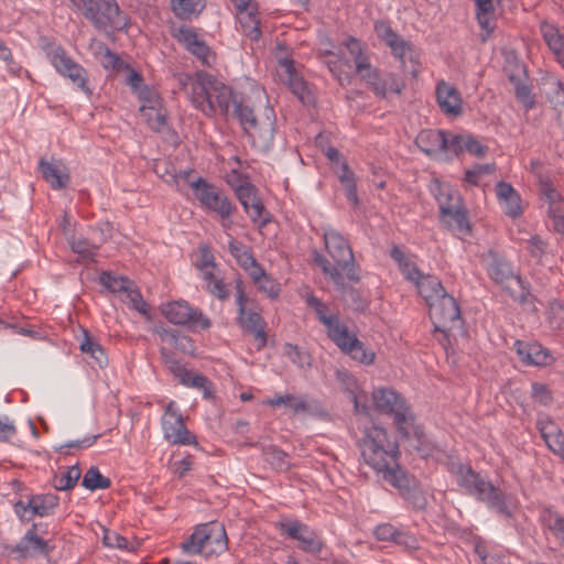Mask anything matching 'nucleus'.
Instances as JSON below:
<instances>
[{
  "label": "nucleus",
  "instance_id": "9d476101",
  "mask_svg": "<svg viewBox=\"0 0 564 564\" xmlns=\"http://www.w3.org/2000/svg\"><path fill=\"white\" fill-rule=\"evenodd\" d=\"M44 50L46 57L58 74L69 78L73 84L83 90L88 97L93 95V90L88 86V74L86 69L68 56L61 45L50 43Z\"/></svg>",
  "mask_w": 564,
  "mask_h": 564
},
{
  "label": "nucleus",
  "instance_id": "ea45409f",
  "mask_svg": "<svg viewBox=\"0 0 564 564\" xmlns=\"http://www.w3.org/2000/svg\"><path fill=\"white\" fill-rule=\"evenodd\" d=\"M326 329L328 337L343 352L350 346L351 341L358 339L356 334L349 332L348 327L344 325L340 319H337Z\"/></svg>",
  "mask_w": 564,
  "mask_h": 564
},
{
  "label": "nucleus",
  "instance_id": "b1692460",
  "mask_svg": "<svg viewBox=\"0 0 564 564\" xmlns=\"http://www.w3.org/2000/svg\"><path fill=\"white\" fill-rule=\"evenodd\" d=\"M375 32L392 51V54L404 64V57L411 52V45L395 33L387 21H377Z\"/></svg>",
  "mask_w": 564,
  "mask_h": 564
},
{
  "label": "nucleus",
  "instance_id": "bb28decb",
  "mask_svg": "<svg viewBox=\"0 0 564 564\" xmlns=\"http://www.w3.org/2000/svg\"><path fill=\"white\" fill-rule=\"evenodd\" d=\"M280 66L285 72V80L290 90L301 100L302 104H312L314 97L310 91L306 82L295 72L293 59L283 58L280 61Z\"/></svg>",
  "mask_w": 564,
  "mask_h": 564
},
{
  "label": "nucleus",
  "instance_id": "79ce46f5",
  "mask_svg": "<svg viewBox=\"0 0 564 564\" xmlns=\"http://www.w3.org/2000/svg\"><path fill=\"white\" fill-rule=\"evenodd\" d=\"M308 307L314 310L318 321L326 327H330L337 319V314H329L328 305L314 294H307L305 297Z\"/></svg>",
  "mask_w": 564,
  "mask_h": 564
},
{
  "label": "nucleus",
  "instance_id": "aec40b11",
  "mask_svg": "<svg viewBox=\"0 0 564 564\" xmlns=\"http://www.w3.org/2000/svg\"><path fill=\"white\" fill-rule=\"evenodd\" d=\"M487 271L495 282L503 285L511 292V294L517 292L516 288L522 290V281L520 276L513 274L510 265L497 254H489Z\"/></svg>",
  "mask_w": 564,
  "mask_h": 564
},
{
  "label": "nucleus",
  "instance_id": "f704fd0d",
  "mask_svg": "<svg viewBox=\"0 0 564 564\" xmlns=\"http://www.w3.org/2000/svg\"><path fill=\"white\" fill-rule=\"evenodd\" d=\"M414 285L427 305L447 293L441 280L433 274H422Z\"/></svg>",
  "mask_w": 564,
  "mask_h": 564
},
{
  "label": "nucleus",
  "instance_id": "4be33fe9",
  "mask_svg": "<svg viewBox=\"0 0 564 564\" xmlns=\"http://www.w3.org/2000/svg\"><path fill=\"white\" fill-rule=\"evenodd\" d=\"M336 380L339 383L350 401L354 403V410L357 414L369 415V406L367 405V394L360 389L357 379L346 370H336Z\"/></svg>",
  "mask_w": 564,
  "mask_h": 564
},
{
  "label": "nucleus",
  "instance_id": "052dcab7",
  "mask_svg": "<svg viewBox=\"0 0 564 564\" xmlns=\"http://www.w3.org/2000/svg\"><path fill=\"white\" fill-rule=\"evenodd\" d=\"M531 400L541 405H550L553 402V393L547 384L534 382L531 384Z\"/></svg>",
  "mask_w": 564,
  "mask_h": 564
},
{
  "label": "nucleus",
  "instance_id": "e433bc0d",
  "mask_svg": "<svg viewBox=\"0 0 564 564\" xmlns=\"http://www.w3.org/2000/svg\"><path fill=\"white\" fill-rule=\"evenodd\" d=\"M79 348L84 354L90 356V358L93 359L94 364L97 367H107L108 356L105 349L95 337L90 336V334L87 330L84 332L83 338L80 339Z\"/></svg>",
  "mask_w": 564,
  "mask_h": 564
},
{
  "label": "nucleus",
  "instance_id": "c756f323",
  "mask_svg": "<svg viewBox=\"0 0 564 564\" xmlns=\"http://www.w3.org/2000/svg\"><path fill=\"white\" fill-rule=\"evenodd\" d=\"M540 97H545L554 107H564V89L561 80L551 74H543L538 83Z\"/></svg>",
  "mask_w": 564,
  "mask_h": 564
},
{
  "label": "nucleus",
  "instance_id": "69168bd1",
  "mask_svg": "<svg viewBox=\"0 0 564 564\" xmlns=\"http://www.w3.org/2000/svg\"><path fill=\"white\" fill-rule=\"evenodd\" d=\"M325 155L330 161V163L334 165L335 172L343 174L340 176H347L346 172L348 170V165L343 159V155L339 153V151L336 148L329 147L325 151Z\"/></svg>",
  "mask_w": 564,
  "mask_h": 564
},
{
  "label": "nucleus",
  "instance_id": "4d7b16f0",
  "mask_svg": "<svg viewBox=\"0 0 564 564\" xmlns=\"http://www.w3.org/2000/svg\"><path fill=\"white\" fill-rule=\"evenodd\" d=\"M546 314L550 327L564 332V304L557 301L551 302Z\"/></svg>",
  "mask_w": 564,
  "mask_h": 564
},
{
  "label": "nucleus",
  "instance_id": "58836bf2",
  "mask_svg": "<svg viewBox=\"0 0 564 564\" xmlns=\"http://www.w3.org/2000/svg\"><path fill=\"white\" fill-rule=\"evenodd\" d=\"M238 22L242 33L251 41H258L261 37L260 21L252 10L243 9L238 11Z\"/></svg>",
  "mask_w": 564,
  "mask_h": 564
},
{
  "label": "nucleus",
  "instance_id": "473e14b6",
  "mask_svg": "<svg viewBox=\"0 0 564 564\" xmlns=\"http://www.w3.org/2000/svg\"><path fill=\"white\" fill-rule=\"evenodd\" d=\"M441 221L456 235H468L470 226L467 218V213L462 206L447 207L441 212Z\"/></svg>",
  "mask_w": 564,
  "mask_h": 564
},
{
  "label": "nucleus",
  "instance_id": "6e6552de",
  "mask_svg": "<svg viewBox=\"0 0 564 564\" xmlns=\"http://www.w3.org/2000/svg\"><path fill=\"white\" fill-rule=\"evenodd\" d=\"M325 248L333 259V267H336L351 282H359V268L356 264L355 256L349 241L332 227L323 228Z\"/></svg>",
  "mask_w": 564,
  "mask_h": 564
},
{
  "label": "nucleus",
  "instance_id": "2f4dec72",
  "mask_svg": "<svg viewBox=\"0 0 564 564\" xmlns=\"http://www.w3.org/2000/svg\"><path fill=\"white\" fill-rule=\"evenodd\" d=\"M430 188L438 203L440 212L463 205L459 192L441 178H433Z\"/></svg>",
  "mask_w": 564,
  "mask_h": 564
},
{
  "label": "nucleus",
  "instance_id": "5701e85b",
  "mask_svg": "<svg viewBox=\"0 0 564 564\" xmlns=\"http://www.w3.org/2000/svg\"><path fill=\"white\" fill-rule=\"evenodd\" d=\"M361 79L365 80L373 94L380 98H384L388 91L399 95L404 88V84L400 82L394 74L389 73L382 76L377 68L366 73Z\"/></svg>",
  "mask_w": 564,
  "mask_h": 564
},
{
  "label": "nucleus",
  "instance_id": "c03bdc74",
  "mask_svg": "<svg viewBox=\"0 0 564 564\" xmlns=\"http://www.w3.org/2000/svg\"><path fill=\"white\" fill-rule=\"evenodd\" d=\"M476 17L479 25L487 33H490L494 29L491 21L495 14L494 0H475Z\"/></svg>",
  "mask_w": 564,
  "mask_h": 564
},
{
  "label": "nucleus",
  "instance_id": "6ab92c4d",
  "mask_svg": "<svg viewBox=\"0 0 564 564\" xmlns=\"http://www.w3.org/2000/svg\"><path fill=\"white\" fill-rule=\"evenodd\" d=\"M166 362L169 364V369L174 377L178 379L180 383L188 388L200 390L205 399L214 397V387L207 377L187 370L177 360L169 359Z\"/></svg>",
  "mask_w": 564,
  "mask_h": 564
},
{
  "label": "nucleus",
  "instance_id": "5fc2aeb1",
  "mask_svg": "<svg viewBox=\"0 0 564 564\" xmlns=\"http://www.w3.org/2000/svg\"><path fill=\"white\" fill-rule=\"evenodd\" d=\"M204 280L207 282V290L212 295L221 301L229 297L230 293L227 285L221 279L216 278L212 271L204 272Z\"/></svg>",
  "mask_w": 564,
  "mask_h": 564
},
{
  "label": "nucleus",
  "instance_id": "de8ad7c7",
  "mask_svg": "<svg viewBox=\"0 0 564 564\" xmlns=\"http://www.w3.org/2000/svg\"><path fill=\"white\" fill-rule=\"evenodd\" d=\"M33 517H45L53 512L58 505V498L54 495H36L33 496Z\"/></svg>",
  "mask_w": 564,
  "mask_h": 564
},
{
  "label": "nucleus",
  "instance_id": "8fccbe9b",
  "mask_svg": "<svg viewBox=\"0 0 564 564\" xmlns=\"http://www.w3.org/2000/svg\"><path fill=\"white\" fill-rule=\"evenodd\" d=\"M344 352L362 365H372L376 358V354L372 350L366 349L359 339L351 341Z\"/></svg>",
  "mask_w": 564,
  "mask_h": 564
},
{
  "label": "nucleus",
  "instance_id": "a878e982",
  "mask_svg": "<svg viewBox=\"0 0 564 564\" xmlns=\"http://www.w3.org/2000/svg\"><path fill=\"white\" fill-rule=\"evenodd\" d=\"M536 429L547 447L564 459V433L549 417H539Z\"/></svg>",
  "mask_w": 564,
  "mask_h": 564
},
{
  "label": "nucleus",
  "instance_id": "603ef678",
  "mask_svg": "<svg viewBox=\"0 0 564 564\" xmlns=\"http://www.w3.org/2000/svg\"><path fill=\"white\" fill-rule=\"evenodd\" d=\"M140 111L151 129L161 131L166 124L165 113L158 106H141Z\"/></svg>",
  "mask_w": 564,
  "mask_h": 564
},
{
  "label": "nucleus",
  "instance_id": "6e6d98bb",
  "mask_svg": "<svg viewBox=\"0 0 564 564\" xmlns=\"http://www.w3.org/2000/svg\"><path fill=\"white\" fill-rule=\"evenodd\" d=\"M69 245L73 252L77 253L84 260H93L98 247L85 238L72 237Z\"/></svg>",
  "mask_w": 564,
  "mask_h": 564
},
{
  "label": "nucleus",
  "instance_id": "e2e57ef3",
  "mask_svg": "<svg viewBox=\"0 0 564 564\" xmlns=\"http://www.w3.org/2000/svg\"><path fill=\"white\" fill-rule=\"evenodd\" d=\"M465 138L466 134H454L446 132V145L444 147L443 153L459 155L465 152Z\"/></svg>",
  "mask_w": 564,
  "mask_h": 564
},
{
  "label": "nucleus",
  "instance_id": "dca6fc26",
  "mask_svg": "<svg viewBox=\"0 0 564 564\" xmlns=\"http://www.w3.org/2000/svg\"><path fill=\"white\" fill-rule=\"evenodd\" d=\"M165 318L174 325H186L191 329H208L212 325L210 319L202 311L192 307L185 301H175L165 304L162 307Z\"/></svg>",
  "mask_w": 564,
  "mask_h": 564
},
{
  "label": "nucleus",
  "instance_id": "4468645a",
  "mask_svg": "<svg viewBox=\"0 0 564 564\" xmlns=\"http://www.w3.org/2000/svg\"><path fill=\"white\" fill-rule=\"evenodd\" d=\"M539 199L542 210L551 221L552 229L564 236V196L549 178L540 183Z\"/></svg>",
  "mask_w": 564,
  "mask_h": 564
},
{
  "label": "nucleus",
  "instance_id": "338daca9",
  "mask_svg": "<svg viewBox=\"0 0 564 564\" xmlns=\"http://www.w3.org/2000/svg\"><path fill=\"white\" fill-rule=\"evenodd\" d=\"M102 543L107 547L127 550L129 546L128 540L113 531H106L102 538Z\"/></svg>",
  "mask_w": 564,
  "mask_h": 564
},
{
  "label": "nucleus",
  "instance_id": "f03ea898",
  "mask_svg": "<svg viewBox=\"0 0 564 564\" xmlns=\"http://www.w3.org/2000/svg\"><path fill=\"white\" fill-rule=\"evenodd\" d=\"M457 484L470 496L505 518H511L517 509L516 500L499 487L475 473L470 466L459 465L456 471Z\"/></svg>",
  "mask_w": 564,
  "mask_h": 564
},
{
  "label": "nucleus",
  "instance_id": "72a5a7b5",
  "mask_svg": "<svg viewBox=\"0 0 564 564\" xmlns=\"http://www.w3.org/2000/svg\"><path fill=\"white\" fill-rule=\"evenodd\" d=\"M497 196L505 210L511 218H517L522 214L521 199L513 187L501 181L497 184Z\"/></svg>",
  "mask_w": 564,
  "mask_h": 564
},
{
  "label": "nucleus",
  "instance_id": "2eb2a0df",
  "mask_svg": "<svg viewBox=\"0 0 564 564\" xmlns=\"http://www.w3.org/2000/svg\"><path fill=\"white\" fill-rule=\"evenodd\" d=\"M189 185L202 206L217 213L223 219L232 215L235 210L232 203L217 187L207 183L206 178H195Z\"/></svg>",
  "mask_w": 564,
  "mask_h": 564
},
{
  "label": "nucleus",
  "instance_id": "39448f33",
  "mask_svg": "<svg viewBox=\"0 0 564 564\" xmlns=\"http://www.w3.org/2000/svg\"><path fill=\"white\" fill-rule=\"evenodd\" d=\"M372 402L377 411L391 415L400 434L410 438L415 436L419 441L423 437V431L414 424V416L405 399L390 388H377L372 391Z\"/></svg>",
  "mask_w": 564,
  "mask_h": 564
},
{
  "label": "nucleus",
  "instance_id": "a19ab883",
  "mask_svg": "<svg viewBox=\"0 0 564 564\" xmlns=\"http://www.w3.org/2000/svg\"><path fill=\"white\" fill-rule=\"evenodd\" d=\"M382 477L386 481L397 488L401 496L416 482V480L402 470L398 464L397 466L387 469L382 474Z\"/></svg>",
  "mask_w": 564,
  "mask_h": 564
},
{
  "label": "nucleus",
  "instance_id": "4c0bfd02",
  "mask_svg": "<svg viewBox=\"0 0 564 564\" xmlns=\"http://www.w3.org/2000/svg\"><path fill=\"white\" fill-rule=\"evenodd\" d=\"M80 475L82 471L78 465L61 468L54 475L52 485L59 491L70 490L77 485Z\"/></svg>",
  "mask_w": 564,
  "mask_h": 564
},
{
  "label": "nucleus",
  "instance_id": "f8f14e48",
  "mask_svg": "<svg viewBox=\"0 0 564 564\" xmlns=\"http://www.w3.org/2000/svg\"><path fill=\"white\" fill-rule=\"evenodd\" d=\"M434 330L447 334L462 325L460 308L457 301L446 293L429 305Z\"/></svg>",
  "mask_w": 564,
  "mask_h": 564
},
{
  "label": "nucleus",
  "instance_id": "393cba45",
  "mask_svg": "<svg viewBox=\"0 0 564 564\" xmlns=\"http://www.w3.org/2000/svg\"><path fill=\"white\" fill-rule=\"evenodd\" d=\"M436 100L441 110L449 116H459L463 112L460 93L453 85L441 80L436 85Z\"/></svg>",
  "mask_w": 564,
  "mask_h": 564
},
{
  "label": "nucleus",
  "instance_id": "49530a36",
  "mask_svg": "<svg viewBox=\"0 0 564 564\" xmlns=\"http://www.w3.org/2000/svg\"><path fill=\"white\" fill-rule=\"evenodd\" d=\"M111 485V481L108 477L101 475L99 469L95 466H91L84 475L82 486L88 490L95 491L98 489H107Z\"/></svg>",
  "mask_w": 564,
  "mask_h": 564
},
{
  "label": "nucleus",
  "instance_id": "3c124183",
  "mask_svg": "<svg viewBox=\"0 0 564 564\" xmlns=\"http://www.w3.org/2000/svg\"><path fill=\"white\" fill-rule=\"evenodd\" d=\"M265 460L275 469L285 470L289 468L288 455L274 445H269L262 449Z\"/></svg>",
  "mask_w": 564,
  "mask_h": 564
},
{
  "label": "nucleus",
  "instance_id": "bf43d9fd",
  "mask_svg": "<svg viewBox=\"0 0 564 564\" xmlns=\"http://www.w3.org/2000/svg\"><path fill=\"white\" fill-rule=\"evenodd\" d=\"M124 299L131 308L138 311L145 317H150V308L147 302L143 300L139 290L133 286L124 294Z\"/></svg>",
  "mask_w": 564,
  "mask_h": 564
},
{
  "label": "nucleus",
  "instance_id": "774afa93",
  "mask_svg": "<svg viewBox=\"0 0 564 564\" xmlns=\"http://www.w3.org/2000/svg\"><path fill=\"white\" fill-rule=\"evenodd\" d=\"M476 552L482 561V564H510L509 561L497 553H488L480 546L476 547Z\"/></svg>",
  "mask_w": 564,
  "mask_h": 564
},
{
  "label": "nucleus",
  "instance_id": "c9c22d12",
  "mask_svg": "<svg viewBox=\"0 0 564 564\" xmlns=\"http://www.w3.org/2000/svg\"><path fill=\"white\" fill-rule=\"evenodd\" d=\"M390 257L398 263L399 270L406 281L414 284L423 274L414 262L413 256L405 253L398 246L392 247Z\"/></svg>",
  "mask_w": 564,
  "mask_h": 564
},
{
  "label": "nucleus",
  "instance_id": "0e129e2a",
  "mask_svg": "<svg viewBox=\"0 0 564 564\" xmlns=\"http://www.w3.org/2000/svg\"><path fill=\"white\" fill-rule=\"evenodd\" d=\"M100 64L107 69H120L123 66L121 58L112 53L106 45L99 46Z\"/></svg>",
  "mask_w": 564,
  "mask_h": 564
},
{
  "label": "nucleus",
  "instance_id": "09e8293b",
  "mask_svg": "<svg viewBox=\"0 0 564 564\" xmlns=\"http://www.w3.org/2000/svg\"><path fill=\"white\" fill-rule=\"evenodd\" d=\"M283 354L301 369H307L312 365L311 355L300 349V347L296 345L286 343L283 346Z\"/></svg>",
  "mask_w": 564,
  "mask_h": 564
},
{
  "label": "nucleus",
  "instance_id": "20e7f679",
  "mask_svg": "<svg viewBox=\"0 0 564 564\" xmlns=\"http://www.w3.org/2000/svg\"><path fill=\"white\" fill-rule=\"evenodd\" d=\"M360 448L365 463L377 473L383 474L387 469L397 466L400 454L398 444L380 426L372 425L366 431Z\"/></svg>",
  "mask_w": 564,
  "mask_h": 564
},
{
  "label": "nucleus",
  "instance_id": "7c9ffc66",
  "mask_svg": "<svg viewBox=\"0 0 564 564\" xmlns=\"http://www.w3.org/2000/svg\"><path fill=\"white\" fill-rule=\"evenodd\" d=\"M20 557L24 558L31 553L47 554V542L36 534V524L26 531L20 542L12 549Z\"/></svg>",
  "mask_w": 564,
  "mask_h": 564
},
{
  "label": "nucleus",
  "instance_id": "7ed1b4c3",
  "mask_svg": "<svg viewBox=\"0 0 564 564\" xmlns=\"http://www.w3.org/2000/svg\"><path fill=\"white\" fill-rule=\"evenodd\" d=\"M251 145L262 152L269 151L274 141L276 116L270 106L256 111L246 100L235 102V113Z\"/></svg>",
  "mask_w": 564,
  "mask_h": 564
},
{
  "label": "nucleus",
  "instance_id": "f3484780",
  "mask_svg": "<svg viewBox=\"0 0 564 564\" xmlns=\"http://www.w3.org/2000/svg\"><path fill=\"white\" fill-rule=\"evenodd\" d=\"M505 64L503 72L510 84H512L518 100L525 110L529 109V86L527 85V66L519 62L514 51H503Z\"/></svg>",
  "mask_w": 564,
  "mask_h": 564
},
{
  "label": "nucleus",
  "instance_id": "f257e3e1",
  "mask_svg": "<svg viewBox=\"0 0 564 564\" xmlns=\"http://www.w3.org/2000/svg\"><path fill=\"white\" fill-rule=\"evenodd\" d=\"M183 85L188 87L193 106L207 117L217 112L227 116L231 108L234 115L235 102L245 100L239 99L229 86L204 70L196 72L194 77H187Z\"/></svg>",
  "mask_w": 564,
  "mask_h": 564
},
{
  "label": "nucleus",
  "instance_id": "9b49d317",
  "mask_svg": "<svg viewBox=\"0 0 564 564\" xmlns=\"http://www.w3.org/2000/svg\"><path fill=\"white\" fill-rule=\"evenodd\" d=\"M281 535L297 542V547L311 554H319L324 547L323 540L307 524L297 519H283L276 523Z\"/></svg>",
  "mask_w": 564,
  "mask_h": 564
},
{
  "label": "nucleus",
  "instance_id": "0eeeda50",
  "mask_svg": "<svg viewBox=\"0 0 564 564\" xmlns=\"http://www.w3.org/2000/svg\"><path fill=\"white\" fill-rule=\"evenodd\" d=\"M227 547L228 539L225 527L216 521L196 525L193 533L180 544L182 552L188 555L221 554Z\"/></svg>",
  "mask_w": 564,
  "mask_h": 564
},
{
  "label": "nucleus",
  "instance_id": "c85d7f7f",
  "mask_svg": "<svg viewBox=\"0 0 564 564\" xmlns=\"http://www.w3.org/2000/svg\"><path fill=\"white\" fill-rule=\"evenodd\" d=\"M238 321L245 330L254 336L257 350L263 349L267 345V323L260 314L252 311H246V314L238 316Z\"/></svg>",
  "mask_w": 564,
  "mask_h": 564
},
{
  "label": "nucleus",
  "instance_id": "cd10ccee",
  "mask_svg": "<svg viewBox=\"0 0 564 564\" xmlns=\"http://www.w3.org/2000/svg\"><path fill=\"white\" fill-rule=\"evenodd\" d=\"M446 142V132L443 130H422L415 138L417 148L427 155L442 154Z\"/></svg>",
  "mask_w": 564,
  "mask_h": 564
},
{
  "label": "nucleus",
  "instance_id": "a211bd4d",
  "mask_svg": "<svg viewBox=\"0 0 564 564\" xmlns=\"http://www.w3.org/2000/svg\"><path fill=\"white\" fill-rule=\"evenodd\" d=\"M164 437L172 444L191 445L196 440L186 429L182 414L174 409V402L171 401L161 420Z\"/></svg>",
  "mask_w": 564,
  "mask_h": 564
},
{
  "label": "nucleus",
  "instance_id": "412c9836",
  "mask_svg": "<svg viewBox=\"0 0 564 564\" xmlns=\"http://www.w3.org/2000/svg\"><path fill=\"white\" fill-rule=\"evenodd\" d=\"M176 37L185 48L196 56L203 65L210 66L214 62V55L209 46L202 40L195 30L191 26H181L177 30Z\"/></svg>",
  "mask_w": 564,
  "mask_h": 564
},
{
  "label": "nucleus",
  "instance_id": "a18cd8bd",
  "mask_svg": "<svg viewBox=\"0 0 564 564\" xmlns=\"http://www.w3.org/2000/svg\"><path fill=\"white\" fill-rule=\"evenodd\" d=\"M100 283L112 293H123L126 294L131 286H133V282L129 279L121 275H113L110 272H102L100 274Z\"/></svg>",
  "mask_w": 564,
  "mask_h": 564
},
{
  "label": "nucleus",
  "instance_id": "680f3d73",
  "mask_svg": "<svg viewBox=\"0 0 564 564\" xmlns=\"http://www.w3.org/2000/svg\"><path fill=\"white\" fill-rule=\"evenodd\" d=\"M402 497L417 510L424 509L427 505L426 497L417 482L404 491Z\"/></svg>",
  "mask_w": 564,
  "mask_h": 564
},
{
  "label": "nucleus",
  "instance_id": "13d9d810",
  "mask_svg": "<svg viewBox=\"0 0 564 564\" xmlns=\"http://www.w3.org/2000/svg\"><path fill=\"white\" fill-rule=\"evenodd\" d=\"M555 358L551 351L539 343H531V365L546 367L552 365Z\"/></svg>",
  "mask_w": 564,
  "mask_h": 564
},
{
  "label": "nucleus",
  "instance_id": "1a4fd4ad",
  "mask_svg": "<svg viewBox=\"0 0 564 564\" xmlns=\"http://www.w3.org/2000/svg\"><path fill=\"white\" fill-rule=\"evenodd\" d=\"M314 262L329 278L340 293L341 300L354 311L364 312L369 306L368 296L360 290L346 283L344 274L333 267L332 262L318 252H314Z\"/></svg>",
  "mask_w": 564,
  "mask_h": 564
},
{
  "label": "nucleus",
  "instance_id": "423d86ee",
  "mask_svg": "<svg viewBox=\"0 0 564 564\" xmlns=\"http://www.w3.org/2000/svg\"><path fill=\"white\" fill-rule=\"evenodd\" d=\"M97 30L120 31L129 25L116 0H69Z\"/></svg>",
  "mask_w": 564,
  "mask_h": 564
},
{
  "label": "nucleus",
  "instance_id": "ddd939ff",
  "mask_svg": "<svg viewBox=\"0 0 564 564\" xmlns=\"http://www.w3.org/2000/svg\"><path fill=\"white\" fill-rule=\"evenodd\" d=\"M228 183L235 189L238 200L251 220L261 227L265 226L270 221L269 213L265 210L256 186L247 182V178H235V182Z\"/></svg>",
  "mask_w": 564,
  "mask_h": 564
},
{
  "label": "nucleus",
  "instance_id": "864d4df0",
  "mask_svg": "<svg viewBox=\"0 0 564 564\" xmlns=\"http://www.w3.org/2000/svg\"><path fill=\"white\" fill-rule=\"evenodd\" d=\"M39 172L42 176H69L68 167L61 160L52 159L46 161L41 159L39 162Z\"/></svg>",
  "mask_w": 564,
  "mask_h": 564
},
{
  "label": "nucleus",
  "instance_id": "37998d69",
  "mask_svg": "<svg viewBox=\"0 0 564 564\" xmlns=\"http://www.w3.org/2000/svg\"><path fill=\"white\" fill-rule=\"evenodd\" d=\"M171 7L177 18L188 20L205 8L204 0H171Z\"/></svg>",
  "mask_w": 564,
  "mask_h": 564
}]
</instances>
